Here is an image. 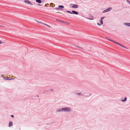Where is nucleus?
I'll return each instance as SVG.
<instances>
[{
	"label": "nucleus",
	"mask_w": 130,
	"mask_h": 130,
	"mask_svg": "<svg viewBox=\"0 0 130 130\" xmlns=\"http://www.w3.org/2000/svg\"><path fill=\"white\" fill-rule=\"evenodd\" d=\"M126 2H128L129 4H130V2L128 0H126Z\"/></svg>",
	"instance_id": "20"
},
{
	"label": "nucleus",
	"mask_w": 130,
	"mask_h": 130,
	"mask_svg": "<svg viewBox=\"0 0 130 130\" xmlns=\"http://www.w3.org/2000/svg\"><path fill=\"white\" fill-rule=\"evenodd\" d=\"M112 8L111 7H109L107 9H106L105 10H104L103 11V12H106L108 11H109L112 9Z\"/></svg>",
	"instance_id": "4"
},
{
	"label": "nucleus",
	"mask_w": 130,
	"mask_h": 130,
	"mask_svg": "<svg viewBox=\"0 0 130 130\" xmlns=\"http://www.w3.org/2000/svg\"><path fill=\"white\" fill-rule=\"evenodd\" d=\"M36 1L37 3H41V0H36Z\"/></svg>",
	"instance_id": "12"
},
{
	"label": "nucleus",
	"mask_w": 130,
	"mask_h": 130,
	"mask_svg": "<svg viewBox=\"0 0 130 130\" xmlns=\"http://www.w3.org/2000/svg\"><path fill=\"white\" fill-rule=\"evenodd\" d=\"M116 44H118V45H120V46H122V47H124V48H126L127 49H128V48H127L125 47L124 46H123V45H121V44L119 43H118V42L116 43Z\"/></svg>",
	"instance_id": "6"
},
{
	"label": "nucleus",
	"mask_w": 130,
	"mask_h": 130,
	"mask_svg": "<svg viewBox=\"0 0 130 130\" xmlns=\"http://www.w3.org/2000/svg\"><path fill=\"white\" fill-rule=\"evenodd\" d=\"M72 7L73 8H77L78 7V6L77 5L75 4L72 6Z\"/></svg>",
	"instance_id": "7"
},
{
	"label": "nucleus",
	"mask_w": 130,
	"mask_h": 130,
	"mask_svg": "<svg viewBox=\"0 0 130 130\" xmlns=\"http://www.w3.org/2000/svg\"><path fill=\"white\" fill-rule=\"evenodd\" d=\"M42 24H43V25H45V26H48V27H50V26L49 25H48L46 24H45V23H43Z\"/></svg>",
	"instance_id": "15"
},
{
	"label": "nucleus",
	"mask_w": 130,
	"mask_h": 130,
	"mask_svg": "<svg viewBox=\"0 0 130 130\" xmlns=\"http://www.w3.org/2000/svg\"><path fill=\"white\" fill-rule=\"evenodd\" d=\"M100 23H101V24H103V22H102V20H101L100 21Z\"/></svg>",
	"instance_id": "19"
},
{
	"label": "nucleus",
	"mask_w": 130,
	"mask_h": 130,
	"mask_svg": "<svg viewBox=\"0 0 130 130\" xmlns=\"http://www.w3.org/2000/svg\"><path fill=\"white\" fill-rule=\"evenodd\" d=\"M107 39L109 41H111V42H113V43H116H116H117V42H115V41H113L112 40H111V39H109V38H107Z\"/></svg>",
	"instance_id": "9"
},
{
	"label": "nucleus",
	"mask_w": 130,
	"mask_h": 130,
	"mask_svg": "<svg viewBox=\"0 0 130 130\" xmlns=\"http://www.w3.org/2000/svg\"><path fill=\"white\" fill-rule=\"evenodd\" d=\"M67 12L69 13H70V14H72L73 13L70 11H67Z\"/></svg>",
	"instance_id": "17"
},
{
	"label": "nucleus",
	"mask_w": 130,
	"mask_h": 130,
	"mask_svg": "<svg viewBox=\"0 0 130 130\" xmlns=\"http://www.w3.org/2000/svg\"><path fill=\"white\" fill-rule=\"evenodd\" d=\"M2 43V42L1 40H0V44H1Z\"/></svg>",
	"instance_id": "24"
},
{
	"label": "nucleus",
	"mask_w": 130,
	"mask_h": 130,
	"mask_svg": "<svg viewBox=\"0 0 130 130\" xmlns=\"http://www.w3.org/2000/svg\"><path fill=\"white\" fill-rule=\"evenodd\" d=\"M61 110L62 111H71V109L69 108H61Z\"/></svg>",
	"instance_id": "1"
},
{
	"label": "nucleus",
	"mask_w": 130,
	"mask_h": 130,
	"mask_svg": "<svg viewBox=\"0 0 130 130\" xmlns=\"http://www.w3.org/2000/svg\"><path fill=\"white\" fill-rule=\"evenodd\" d=\"M97 25H99V26H100V25H101L99 23H97Z\"/></svg>",
	"instance_id": "23"
},
{
	"label": "nucleus",
	"mask_w": 130,
	"mask_h": 130,
	"mask_svg": "<svg viewBox=\"0 0 130 130\" xmlns=\"http://www.w3.org/2000/svg\"><path fill=\"white\" fill-rule=\"evenodd\" d=\"M61 111V109H59L58 110H57L58 112H60V111Z\"/></svg>",
	"instance_id": "21"
},
{
	"label": "nucleus",
	"mask_w": 130,
	"mask_h": 130,
	"mask_svg": "<svg viewBox=\"0 0 130 130\" xmlns=\"http://www.w3.org/2000/svg\"><path fill=\"white\" fill-rule=\"evenodd\" d=\"M56 21H58L59 22H60L62 23H64L66 24L67 25H69L70 24V23L67 22L65 21H64L63 20H58V19H56Z\"/></svg>",
	"instance_id": "2"
},
{
	"label": "nucleus",
	"mask_w": 130,
	"mask_h": 130,
	"mask_svg": "<svg viewBox=\"0 0 130 130\" xmlns=\"http://www.w3.org/2000/svg\"><path fill=\"white\" fill-rule=\"evenodd\" d=\"M0 27L3 28H4V26H2L0 25Z\"/></svg>",
	"instance_id": "18"
},
{
	"label": "nucleus",
	"mask_w": 130,
	"mask_h": 130,
	"mask_svg": "<svg viewBox=\"0 0 130 130\" xmlns=\"http://www.w3.org/2000/svg\"><path fill=\"white\" fill-rule=\"evenodd\" d=\"M80 93H78L77 94H78V95H80Z\"/></svg>",
	"instance_id": "26"
},
{
	"label": "nucleus",
	"mask_w": 130,
	"mask_h": 130,
	"mask_svg": "<svg viewBox=\"0 0 130 130\" xmlns=\"http://www.w3.org/2000/svg\"><path fill=\"white\" fill-rule=\"evenodd\" d=\"M87 19L90 20H92L93 19V17L92 15H90L89 18Z\"/></svg>",
	"instance_id": "5"
},
{
	"label": "nucleus",
	"mask_w": 130,
	"mask_h": 130,
	"mask_svg": "<svg viewBox=\"0 0 130 130\" xmlns=\"http://www.w3.org/2000/svg\"><path fill=\"white\" fill-rule=\"evenodd\" d=\"M36 20V21L38 23H41V24H43V23H42V22H41L38 21H37V20Z\"/></svg>",
	"instance_id": "16"
},
{
	"label": "nucleus",
	"mask_w": 130,
	"mask_h": 130,
	"mask_svg": "<svg viewBox=\"0 0 130 130\" xmlns=\"http://www.w3.org/2000/svg\"><path fill=\"white\" fill-rule=\"evenodd\" d=\"M126 99H127L126 97H125V98L124 99V100H121V101H122V102H124L125 101H126Z\"/></svg>",
	"instance_id": "14"
},
{
	"label": "nucleus",
	"mask_w": 130,
	"mask_h": 130,
	"mask_svg": "<svg viewBox=\"0 0 130 130\" xmlns=\"http://www.w3.org/2000/svg\"><path fill=\"white\" fill-rule=\"evenodd\" d=\"M124 24L126 26L130 27V23H124Z\"/></svg>",
	"instance_id": "8"
},
{
	"label": "nucleus",
	"mask_w": 130,
	"mask_h": 130,
	"mask_svg": "<svg viewBox=\"0 0 130 130\" xmlns=\"http://www.w3.org/2000/svg\"><path fill=\"white\" fill-rule=\"evenodd\" d=\"M24 2L26 3H27L28 4H29V5H33V4H32L31 3L28 1V0H25L24 1Z\"/></svg>",
	"instance_id": "3"
},
{
	"label": "nucleus",
	"mask_w": 130,
	"mask_h": 130,
	"mask_svg": "<svg viewBox=\"0 0 130 130\" xmlns=\"http://www.w3.org/2000/svg\"><path fill=\"white\" fill-rule=\"evenodd\" d=\"M58 7L60 8H64V7L62 5H59Z\"/></svg>",
	"instance_id": "13"
},
{
	"label": "nucleus",
	"mask_w": 130,
	"mask_h": 130,
	"mask_svg": "<svg viewBox=\"0 0 130 130\" xmlns=\"http://www.w3.org/2000/svg\"><path fill=\"white\" fill-rule=\"evenodd\" d=\"M104 18V17H102L101 18V20H102Z\"/></svg>",
	"instance_id": "22"
},
{
	"label": "nucleus",
	"mask_w": 130,
	"mask_h": 130,
	"mask_svg": "<svg viewBox=\"0 0 130 130\" xmlns=\"http://www.w3.org/2000/svg\"><path fill=\"white\" fill-rule=\"evenodd\" d=\"M11 116L12 117H14V116L13 115H11Z\"/></svg>",
	"instance_id": "25"
},
{
	"label": "nucleus",
	"mask_w": 130,
	"mask_h": 130,
	"mask_svg": "<svg viewBox=\"0 0 130 130\" xmlns=\"http://www.w3.org/2000/svg\"><path fill=\"white\" fill-rule=\"evenodd\" d=\"M12 122H10L9 124V126L10 127L11 126H12Z\"/></svg>",
	"instance_id": "10"
},
{
	"label": "nucleus",
	"mask_w": 130,
	"mask_h": 130,
	"mask_svg": "<svg viewBox=\"0 0 130 130\" xmlns=\"http://www.w3.org/2000/svg\"><path fill=\"white\" fill-rule=\"evenodd\" d=\"M72 12L73 13L75 14H78V13L77 12L75 11H72Z\"/></svg>",
	"instance_id": "11"
}]
</instances>
